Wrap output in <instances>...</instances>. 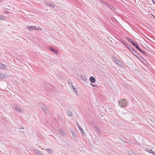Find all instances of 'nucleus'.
Returning a JSON list of instances; mask_svg holds the SVG:
<instances>
[{
    "label": "nucleus",
    "mask_w": 155,
    "mask_h": 155,
    "mask_svg": "<svg viewBox=\"0 0 155 155\" xmlns=\"http://www.w3.org/2000/svg\"><path fill=\"white\" fill-rule=\"evenodd\" d=\"M127 102L125 99H121L119 101L120 106L122 107H126L127 105Z\"/></svg>",
    "instance_id": "obj_1"
},
{
    "label": "nucleus",
    "mask_w": 155,
    "mask_h": 155,
    "mask_svg": "<svg viewBox=\"0 0 155 155\" xmlns=\"http://www.w3.org/2000/svg\"><path fill=\"white\" fill-rule=\"evenodd\" d=\"M39 105L45 113L46 114L48 113V109L45 105H44L42 103H40L39 104Z\"/></svg>",
    "instance_id": "obj_2"
},
{
    "label": "nucleus",
    "mask_w": 155,
    "mask_h": 155,
    "mask_svg": "<svg viewBox=\"0 0 155 155\" xmlns=\"http://www.w3.org/2000/svg\"><path fill=\"white\" fill-rule=\"evenodd\" d=\"M13 107L18 112L21 113H23L22 110L19 106L15 104L13 106Z\"/></svg>",
    "instance_id": "obj_3"
},
{
    "label": "nucleus",
    "mask_w": 155,
    "mask_h": 155,
    "mask_svg": "<svg viewBox=\"0 0 155 155\" xmlns=\"http://www.w3.org/2000/svg\"><path fill=\"white\" fill-rule=\"evenodd\" d=\"M27 28L29 30L32 31L34 30H36V26H27Z\"/></svg>",
    "instance_id": "obj_4"
},
{
    "label": "nucleus",
    "mask_w": 155,
    "mask_h": 155,
    "mask_svg": "<svg viewBox=\"0 0 155 155\" xmlns=\"http://www.w3.org/2000/svg\"><path fill=\"white\" fill-rule=\"evenodd\" d=\"M114 61H115V63L119 66H122L123 65V64L122 62L120 61L117 58H115V59L114 60Z\"/></svg>",
    "instance_id": "obj_5"
},
{
    "label": "nucleus",
    "mask_w": 155,
    "mask_h": 155,
    "mask_svg": "<svg viewBox=\"0 0 155 155\" xmlns=\"http://www.w3.org/2000/svg\"><path fill=\"white\" fill-rule=\"evenodd\" d=\"M8 77V76L5 74H0V79H5Z\"/></svg>",
    "instance_id": "obj_6"
},
{
    "label": "nucleus",
    "mask_w": 155,
    "mask_h": 155,
    "mask_svg": "<svg viewBox=\"0 0 155 155\" xmlns=\"http://www.w3.org/2000/svg\"><path fill=\"white\" fill-rule=\"evenodd\" d=\"M45 4L46 5V6L48 5V6H50L52 8H54L55 7L54 5L50 3H48V2H47L45 3Z\"/></svg>",
    "instance_id": "obj_7"
},
{
    "label": "nucleus",
    "mask_w": 155,
    "mask_h": 155,
    "mask_svg": "<svg viewBox=\"0 0 155 155\" xmlns=\"http://www.w3.org/2000/svg\"><path fill=\"white\" fill-rule=\"evenodd\" d=\"M66 112L69 116L71 117L73 116V114L71 111L70 110H67L66 111Z\"/></svg>",
    "instance_id": "obj_8"
},
{
    "label": "nucleus",
    "mask_w": 155,
    "mask_h": 155,
    "mask_svg": "<svg viewBox=\"0 0 155 155\" xmlns=\"http://www.w3.org/2000/svg\"><path fill=\"white\" fill-rule=\"evenodd\" d=\"M145 150L146 151H147L149 153H152L153 154L155 155V152L153 151L152 150L149 149H146Z\"/></svg>",
    "instance_id": "obj_9"
},
{
    "label": "nucleus",
    "mask_w": 155,
    "mask_h": 155,
    "mask_svg": "<svg viewBox=\"0 0 155 155\" xmlns=\"http://www.w3.org/2000/svg\"><path fill=\"white\" fill-rule=\"evenodd\" d=\"M123 43L128 48H129L130 50V49H131L132 48H131V46L129 45L128 44H127V43H126V42H125L124 41L123 42Z\"/></svg>",
    "instance_id": "obj_10"
},
{
    "label": "nucleus",
    "mask_w": 155,
    "mask_h": 155,
    "mask_svg": "<svg viewBox=\"0 0 155 155\" xmlns=\"http://www.w3.org/2000/svg\"><path fill=\"white\" fill-rule=\"evenodd\" d=\"M90 81L92 83H94L96 81L95 78L93 77H91L90 78Z\"/></svg>",
    "instance_id": "obj_11"
},
{
    "label": "nucleus",
    "mask_w": 155,
    "mask_h": 155,
    "mask_svg": "<svg viewBox=\"0 0 155 155\" xmlns=\"http://www.w3.org/2000/svg\"><path fill=\"white\" fill-rule=\"evenodd\" d=\"M59 132L60 134L62 135L63 136H64L65 135V132L62 129L59 130Z\"/></svg>",
    "instance_id": "obj_12"
},
{
    "label": "nucleus",
    "mask_w": 155,
    "mask_h": 155,
    "mask_svg": "<svg viewBox=\"0 0 155 155\" xmlns=\"http://www.w3.org/2000/svg\"><path fill=\"white\" fill-rule=\"evenodd\" d=\"M50 50L56 54H57L58 53V51L55 49H54L52 48H50Z\"/></svg>",
    "instance_id": "obj_13"
},
{
    "label": "nucleus",
    "mask_w": 155,
    "mask_h": 155,
    "mask_svg": "<svg viewBox=\"0 0 155 155\" xmlns=\"http://www.w3.org/2000/svg\"><path fill=\"white\" fill-rule=\"evenodd\" d=\"M6 68V66L5 64H0V68L2 69H5Z\"/></svg>",
    "instance_id": "obj_14"
},
{
    "label": "nucleus",
    "mask_w": 155,
    "mask_h": 155,
    "mask_svg": "<svg viewBox=\"0 0 155 155\" xmlns=\"http://www.w3.org/2000/svg\"><path fill=\"white\" fill-rule=\"evenodd\" d=\"M132 52L134 54H135V55L136 56L138 57H140V55L138 53V52L137 51H135V53H134L133 52Z\"/></svg>",
    "instance_id": "obj_15"
},
{
    "label": "nucleus",
    "mask_w": 155,
    "mask_h": 155,
    "mask_svg": "<svg viewBox=\"0 0 155 155\" xmlns=\"http://www.w3.org/2000/svg\"><path fill=\"white\" fill-rule=\"evenodd\" d=\"M107 6L109 8L111 9L114 10V8L113 7L112 5H110L108 3V4H107Z\"/></svg>",
    "instance_id": "obj_16"
},
{
    "label": "nucleus",
    "mask_w": 155,
    "mask_h": 155,
    "mask_svg": "<svg viewBox=\"0 0 155 155\" xmlns=\"http://www.w3.org/2000/svg\"><path fill=\"white\" fill-rule=\"evenodd\" d=\"M46 150L48 152V153L50 154L52 153H53V151L51 150L50 149H46Z\"/></svg>",
    "instance_id": "obj_17"
},
{
    "label": "nucleus",
    "mask_w": 155,
    "mask_h": 155,
    "mask_svg": "<svg viewBox=\"0 0 155 155\" xmlns=\"http://www.w3.org/2000/svg\"><path fill=\"white\" fill-rule=\"evenodd\" d=\"M136 48L138 50L140 51L141 52H142L143 53V54H144V55H146L145 54V53L139 47V46H137V48Z\"/></svg>",
    "instance_id": "obj_18"
},
{
    "label": "nucleus",
    "mask_w": 155,
    "mask_h": 155,
    "mask_svg": "<svg viewBox=\"0 0 155 155\" xmlns=\"http://www.w3.org/2000/svg\"><path fill=\"white\" fill-rule=\"evenodd\" d=\"M82 79L84 81H86L87 80V78L84 76L82 75L81 77Z\"/></svg>",
    "instance_id": "obj_19"
},
{
    "label": "nucleus",
    "mask_w": 155,
    "mask_h": 155,
    "mask_svg": "<svg viewBox=\"0 0 155 155\" xmlns=\"http://www.w3.org/2000/svg\"><path fill=\"white\" fill-rule=\"evenodd\" d=\"M94 128L95 131L96 132H100L99 130L98 129V128L97 126L94 127Z\"/></svg>",
    "instance_id": "obj_20"
},
{
    "label": "nucleus",
    "mask_w": 155,
    "mask_h": 155,
    "mask_svg": "<svg viewBox=\"0 0 155 155\" xmlns=\"http://www.w3.org/2000/svg\"><path fill=\"white\" fill-rule=\"evenodd\" d=\"M100 2L104 5H107V4H108V3H107L104 1H103V0H100Z\"/></svg>",
    "instance_id": "obj_21"
},
{
    "label": "nucleus",
    "mask_w": 155,
    "mask_h": 155,
    "mask_svg": "<svg viewBox=\"0 0 155 155\" xmlns=\"http://www.w3.org/2000/svg\"><path fill=\"white\" fill-rule=\"evenodd\" d=\"M132 45L135 46L136 48L137 46H138L137 43L134 42H133Z\"/></svg>",
    "instance_id": "obj_22"
},
{
    "label": "nucleus",
    "mask_w": 155,
    "mask_h": 155,
    "mask_svg": "<svg viewBox=\"0 0 155 155\" xmlns=\"http://www.w3.org/2000/svg\"><path fill=\"white\" fill-rule=\"evenodd\" d=\"M34 151L35 153L36 154L37 153H39V154L40 153H40L38 150H36V149H34L33 150Z\"/></svg>",
    "instance_id": "obj_23"
},
{
    "label": "nucleus",
    "mask_w": 155,
    "mask_h": 155,
    "mask_svg": "<svg viewBox=\"0 0 155 155\" xmlns=\"http://www.w3.org/2000/svg\"><path fill=\"white\" fill-rule=\"evenodd\" d=\"M127 38L128 39V41L129 42H131L132 44L133 43V42H134V41H133L131 39L128 38Z\"/></svg>",
    "instance_id": "obj_24"
},
{
    "label": "nucleus",
    "mask_w": 155,
    "mask_h": 155,
    "mask_svg": "<svg viewBox=\"0 0 155 155\" xmlns=\"http://www.w3.org/2000/svg\"><path fill=\"white\" fill-rule=\"evenodd\" d=\"M68 84L70 87H72L73 86V84L71 82H69V81H68Z\"/></svg>",
    "instance_id": "obj_25"
},
{
    "label": "nucleus",
    "mask_w": 155,
    "mask_h": 155,
    "mask_svg": "<svg viewBox=\"0 0 155 155\" xmlns=\"http://www.w3.org/2000/svg\"><path fill=\"white\" fill-rule=\"evenodd\" d=\"M79 130L82 134L84 133V132L82 128H80V129Z\"/></svg>",
    "instance_id": "obj_26"
},
{
    "label": "nucleus",
    "mask_w": 155,
    "mask_h": 155,
    "mask_svg": "<svg viewBox=\"0 0 155 155\" xmlns=\"http://www.w3.org/2000/svg\"><path fill=\"white\" fill-rule=\"evenodd\" d=\"M73 87V89L74 90V91L76 93V92H77V89L76 88H75L74 87V86H73L72 87Z\"/></svg>",
    "instance_id": "obj_27"
},
{
    "label": "nucleus",
    "mask_w": 155,
    "mask_h": 155,
    "mask_svg": "<svg viewBox=\"0 0 155 155\" xmlns=\"http://www.w3.org/2000/svg\"><path fill=\"white\" fill-rule=\"evenodd\" d=\"M71 133L73 137H74L75 136V133L74 131H72L71 132Z\"/></svg>",
    "instance_id": "obj_28"
},
{
    "label": "nucleus",
    "mask_w": 155,
    "mask_h": 155,
    "mask_svg": "<svg viewBox=\"0 0 155 155\" xmlns=\"http://www.w3.org/2000/svg\"><path fill=\"white\" fill-rule=\"evenodd\" d=\"M131 51H134V53H135V51H136L134 49V48H131V49H130V50Z\"/></svg>",
    "instance_id": "obj_29"
},
{
    "label": "nucleus",
    "mask_w": 155,
    "mask_h": 155,
    "mask_svg": "<svg viewBox=\"0 0 155 155\" xmlns=\"http://www.w3.org/2000/svg\"><path fill=\"white\" fill-rule=\"evenodd\" d=\"M36 30H37L38 31H40L41 30V29L40 27H38L37 28H36Z\"/></svg>",
    "instance_id": "obj_30"
},
{
    "label": "nucleus",
    "mask_w": 155,
    "mask_h": 155,
    "mask_svg": "<svg viewBox=\"0 0 155 155\" xmlns=\"http://www.w3.org/2000/svg\"><path fill=\"white\" fill-rule=\"evenodd\" d=\"M90 85L94 87H97V86L95 85H94L93 84H92V83H91L90 84Z\"/></svg>",
    "instance_id": "obj_31"
},
{
    "label": "nucleus",
    "mask_w": 155,
    "mask_h": 155,
    "mask_svg": "<svg viewBox=\"0 0 155 155\" xmlns=\"http://www.w3.org/2000/svg\"><path fill=\"white\" fill-rule=\"evenodd\" d=\"M4 18V17L2 16V15H0V19H3V18Z\"/></svg>",
    "instance_id": "obj_32"
},
{
    "label": "nucleus",
    "mask_w": 155,
    "mask_h": 155,
    "mask_svg": "<svg viewBox=\"0 0 155 155\" xmlns=\"http://www.w3.org/2000/svg\"><path fill=\"white\" fill-rule=\"evenodd\" d=\"M152 2H153L154 4H155V0H152Z\"/></svg>",
    "instance_id": "obj_33"
},
{
    "label": "nucleus",
    "mask_w": 155,
    "mask_h": 155,
    "mask_svg": "<svg viewBox=\"0 0 155 155\" xmlns=\"http://www.w3.org/2000/svg\"><path fill=\"white\" fill-rule=\"evenodd\" d=\"M78 127L79 129V130H80V128H81V127H80V126H78Z\"/></svg>",
    "instance_id": "obj_34"
},
{
    "label": "nucleus",
    "mask_w": 155,
    "mask_h": 155,
    "mask_svg": "<svg viewBox=\"0 0 155 155\" xmlns=\"http://www.w3.org/2000/svg\"><path fill=\"white\" fill-rule=\"evenodd\" d=\"M39 155H44L43 154L41 153H40Z\"/></svg>",
    "instance_id": "obj_35"
},
{
    "label": "nucleus",
    "mask_w": 155,
    "mask_h": 155,
    "mask_svg": "<svg viewBox=\"0 0 155 155\" xmlns=\"http://www.w3.org/2000/svg\"><path fill=\"white\" fill-rule=\"evenodd\" d=\"M20 129H24L23 128H20Z\"/></svg>",
    "instance_id": "obj_36"
},
{
    "label": "nucleus",
    "mask_w": 155,
    "mask_h": 155,
    "mask_svg": "<svg viewBox=\"0 0 155 155\" xmlns=\"http://www.w3.org/2000/svg\"><path fill=\"white\" fill-rule=\"evenodd\" d=\"M77 126H79L78 124V123L77 124Z\"/></svg>",
    "instance_id": "obj_37"
},
{
    "label": "nucleus",
    "mask_w": 155,
    "mask_h": 155,
    "mask_svg": "<svg viewBox=\"0 0 155 155\" xmlns=\"http://www.w3.org/2000/svg\"><path fill=\"white\" fill-rule=\"evenodd\" d=\"M38 155H39V153H36Z\"/></svg>",
    "instance_id": "obj_38"
},
{
    "label": "nucleus",
    "mask_w": 155,
    "mask_h": 155,
    "mask_svg": "<svg viewBox=\"0 0 155 155\" xmlns=\"http://www.w3.org/2000/svg\"><path fill=\"white\" fill-rule=\"evenodd\" d=\"M122 140L123 141H124V140L122 139Z\"/></svg>",
    "instance_id": "obj_39"
}]
</instances>
